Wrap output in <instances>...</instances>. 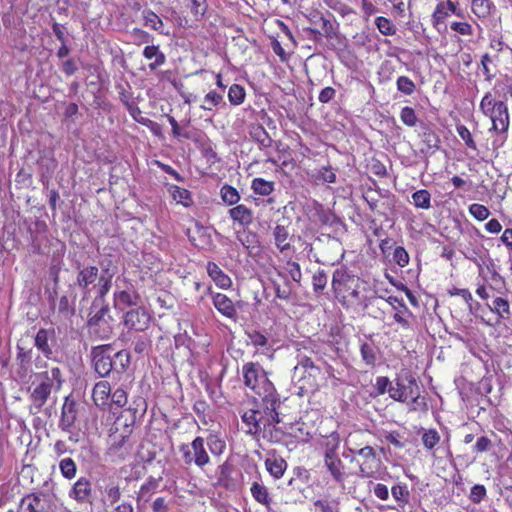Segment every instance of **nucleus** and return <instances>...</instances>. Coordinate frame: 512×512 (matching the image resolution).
<instances>
[{
  "instance_id": "20",
  "label": "nucleus",
  "mask_w": 512,
  "mask_h": 512,
  "mask_svg": "<svg viewBox=\"0 0 512 512\" xmlns=\"http://www.w3.org/2000/svg\"><path fill=\"white\" fill-rule=\"evenodd\" d=\"M272 235L274 243L281 253H284L291 248L289 241L290 233L287 226L280 224L276 225L273 229Z\"/></svg>"
},
{
  "instance_id": "25",
  "label": "nucleus",
  "mask_w": 512,
  "mask_h": 512,
  "mask_svg": "<svg viewBox=\"0 0 512 512\" xmlns=\"http://www.w3.org/2000/svg\"><path fill=\"white\" fill-rule=\"evenodd\" d=\"M324 463L331 476L337 481L340 482L344 479L343 468L344 465L341 459L338 456H325Z\"/></svg>"
},
{
  "instance_id": "57",
  "label": "nucleus",
  "mask_w": 512,
  "mask_h": 512,
  "mask_svg": "<svg viewBox=\"0 0 512 512\" xmlns=\"http://www.w3.org/2000/svg\"><path fill=\"white\" fill-rule=\"evenodd\" d=\"M173 199L176 200L178 203H181L185 206L188 205V201L190 200V193L188 190L175 187L172 192Z\"/></svg>"
},
{
  "instance_id": "48",
  "label": "nucleus",
  "mask_w": 512,
  "mask_h": 512,
  "mask_svg": "<svg viewBox=\"0 0 512 512\" xmlns=\"http://www.w3.org/2000/svg\"><path fill=\"white\" fill-rule=\"evenodd\" d=\"M469 212L471 213V215L474 218H476L479 221H483V220L487 219L488 216L490 215V212L487 207H485L484 205H481V204H477V203L472 204L469 207Z\"/></svg>"
},
{
  "instance_id": "23",
  "label": "nucleus",
  "mask_w": 512,
  "mask_h": 512,
  "mask_svg": "<svg viewBox=\"0 0 512 512\" xmlns=\"http://www.w3.org/2000/svg\"><path fill=\"white\" fill-rule=\"evenodd\" d=\"M207 273L215 282V284L220 288L226 289L231 286V279L220 269L217 264L209 262L207 265Z\"/></svg>"
},
{
  "instance_id": "27",
  "label": "nucleus",
  "mask_w": 512,
  "mask_h": 512,
  "mask_svg": "<svg viewBox=\"0 0 512 512\" xmlns=\"http://www.w3.org/2000/svg\"><path fill=\"white\" fill-rule=\"evenodd\" d=\"M52 389L45 384H39L33 389L31 399L33 406L40 410L50 397Z\"/></svg>"
},
{
  "instance_id": "18",
  "label": "nucleus",
  "mask_w": 512,
  "mask_h": 512,
  "mask_svg": "<svg viewBox=\"0 0 512 512\" xmlns=\"http://www.w3.org/2000/svg\"><path fill=\"white\" fill-rule=\"evenodd\" d=\"M287 462L280 456L271 455L265 460V468L274 479H280L286 469Z\"/></svg>"
},
{
  "instance_id": "34",
  "label": "nucleus",
  "mask_w": 512,
  "mask_h": 512,
  "mask_svg": "<svg viewBox=\"0 0 512 512\" xmlns=\"http://www.w3.org/2000/svg\"><path fill=\"white\" fill-rule=\"evenodd\" d=\"M251 187L256 194H259L262 196H268L274 190V182L267 181L263 178H255L252 181Z\"/></svg>"
},
{
  "instance_id": "30",
  "label": "nucleus",
  "mask_w": 512,
  "mask_h": 512,
  "mask_svg": "<svg viewBox=\"0 0 512 512\" xmlns=\"http://www.w3.org/2000/svg\"><path fill=\"white\" fill-rule=\"evenodd\" d=\"M250 135L259 144L260 147H271L273 140L263 126H253L251 128Z\"/></svg>"
},
{
  "instance_id": "38",
  "label": "nucleus",
  "mask_w": 512,
  "mask_h": 512,
  "mask_svg": "<svg viewBox=\"0 0 512 512\" xmlns=\"http://www.w3.org/2000/svg\"><path fill=\"white\" fill-rule=\"evenodd\" d=\"M340 446V437L337 433L330 434L324 443V457L338 456L337 450Z\"/></svg>"
},
{
  "instance_id": "46",
  "label": "nucleus",
  "mask_w": 512,
  "mask_h": 512,
  "mask_svg": "<svg viewBox=\"0 0 512 512\" xmlns=\"http://www.w3.org/2000/svg\"><path fill=\"white\" fill-rule=\"evenodd\" d=\"M398 91L405 95H411L416 89L415 83L407 76H400L396 81Z\"/></svg>"
},
{
  "instance_id": "60",
  "label": "nucleus",
  "mask_w": 512,
  "mask_h": 512,
  "mask_svg": "<svg viewBox=\"0 0 512 512\" xmlns=\"http://www.w3.org/2000/svg\"><path fill=\"white\" fill-rule=\"evenodd\" d=\"M392 496L397 501L407 502L409 492L406 486L395 485L391 489Z\"/></svg>"
},
{
  "instance_id": "62",
  "label": "nucleus",
  "mask_w": 512,
  "mask_h": 512,
  "mask_svg": "<svg viewBox=\"0 0 512 512\" xmlns=\"http://www.w3.org/2000/svg\"><path fill=\"white\" fill-rule=\"evenodd\" d=\"M179 451L181 452L182 454V458H183V462L186 464V465H192L194 464V455H193V450L191 448V444L188 445V444H181L179 446Z\"/></svg>"
},
{
  "instance_id": "44",
  "label": "nucleus",
  "mask_w": 512,
  "mask_h": 512,
  "mask_svg": "<svg viewBox=\"0 0 512 512\" xmlns=\"http://www.w3.org/2000/svg\"><path fill=\"white\" fill-rule=\"evenodd\" d=\"M440 435L435 429L426 430L422 435V442L426 449L432 450L439 442Z\"/></svg>"
},
{
  "instance_id": "31",
  "label": "nucleus",
  "mask_w": 512,
  "mask_h": 512,
  "mask_svg": "<svg viewBox=\"0 0 512 512\" xmlns=\"http://www.w3.org/2000/svg\"><path fill=\"white\" fill-rule=\"evenodd\" d=\"M38 164L40 167L42 179L44 177L49 178L56 167L55 160L52 157V153L49 151L43 152V155L38 160Z\"/></svg>"
},
{
  "instance_id": "29",
  "label": "nucleus",
  "mask_w": 512,
  "mask_h": 512,
  "mask_svg": "<svg viewBox=\"0 0 512 512\" xmlns=\"http://www.w3.org/2000/svg\"><path fill=\"white\" fill-rule=\"evenodd\" d=\"M50 333L46 329H40L34 339V344L39 351H41L45 357L50 358L52 355V349L49 345Z\"/></svg>"
},
{
  "instance_id": "15",
  "label": "nucleus",
  "mask_w": 512,
  "mask_h": 512,
  "mask_svg": "<svg viewBox=\"0 0 512 512\" xmlns=\"http://www.w3.org/2000/svg\"><path fill=\"white\" fill-rule=\"evenodd\" d=\"M114 307L123 310L127 306H137L141 302L140 295L134 290H119L113 294Z\"/></svg>"
},
{
  "instance_id": "54",
  "label": "nucleus",
  "mask_w": 512,
  "mask_h": 512,
  "mask_svg": "<svg viewBox=\"0 0 512 512\" xmlns=\"http://www.w3.org/2000/svg\"><path fill=\"white\" fill-rule=\"evenodd\" d=\"M472 10L477 16H485L489 13L488 0H472Z\"/></svg>"
},
{
  "instance_id": "45",
  "label": "nucleus",
  "mask_w": 512,
  "mask_h": 512,
  "mask_svg": "<svg viewBox=\"0 0 512 512\" xmlns=\"http://www.w3.org/2000/svg\"><path fill=\"white\" fill-rule=\"evenodd\" d=\"M221 197L222 200L228 205L236 204L240 199L238 191L234 187L229 185H224L221 188Z\"/></svg>"
},
{
  "instance_id": "28",
  "label": "nucleus",
  "mask_w": 512,
  "mask_h": 512,
  "mask_svg": "<svg viewBox=\"0 0 512 512\" xmlns=\"http://www.w3.org/2000/svg\"><path fill=\"white\" fill-rule=\"evenodd\" d=\"M310 478L309 471L304 467H295L293 469V476L289 479L288 485L296 484L298 494H302L304 486L308 483Z\"/></svg>"
},
{
  "instance_id": "37",
  "label": "nucleus",
  "mask_w": 512,
  "mask_h": 512,
  "mask_svg": "<svg viewBox=\"0 0 512 512\" xmlns=\"http://www.w3.org/2000/svg\"><path fill=\"white\" fill-rule=\"evenodd\" d=\"M113 363H115L113 370L118 373L124 372L130 364V353L125 350L116 352L113 357Z\"/></svg>"
},
{
  "instance_id": "64",
  "label": "nucleus",
  "mask_w": 512,
  "mask_h": 512,
  "mask_svg": "<svg viewBox=\"0 0 512 512\" xmlns=\"http://www.w3.org/2000/svg\"><path fill=\"white\" fill-rule=\"evenodd\" d=\"M192 7L191 11L196 16H203L207 10L206 0H191Z\"/></svg>"
},
{
  "instance_id": "59",
  "label": "nucleus",
  "mask_w": 512,
  "mask_h": 512,
  "mask_svg": "<svg viewBox=\"0 0 512 512\" xmlns=\"http://www.w3.org/2000/svg\"><path fill=\"white\" fill-rule=\"evenodd\" d=\"M112 402L118 407H123L127 403V393L124 389L118 388L111 394Z\"/></svg>"
},
{
  "instance_id": "16",
  "label": "nucleus",
  "mask_w": 512,
  "mask_h": 512,
  "mask_svg": "<svg viewBox=\"0 0 512 512\" xmlns=\"http://www.w3.org/2000/svg\"><path fill=\"white\" fill-rule=\"evenodd\" d=\"M310 22L320 26L321 30L312 29L310 28L309 31H311L314 34L323 35L326 38L332 39L336 36V28L331 20L325 18L320 13L312 14L310 17Z\"/></svg>"
},
{
  "instance_id": "53",
  "label": "nucleus",
  "mask_w": 512,
  "mask_h": 512,
  "mask_svg": "<svg viewBox=\"0 0 512 512\" xmlns=\"http://www.w3.org/2000/svg\"><path fill=\"white\" fill-rule=\"evenodd\" d=\"M209 450L212 454L219 455L225 448V443L216 436H209L207 439Z\"/></svg>"
},
{
  "instance_id": "13",
  "label": "nucleus",
  "mask_w": 512,
  "mask_h": 512,
  "mask_svg": "<svg viewBox=\"0 0 512 512\" xmlns=\"http://www.w3.org/2000/svg\"><path fill=\"white\" fill-rule=\"evenodd\" d=\"M92 494V485L88 478L80 477L69 491V497L78 503H85Z\"/></svg>"
},
{
  "instance_id": "7",
  "label": "nucleus",
  "mask_w": 512,
  "mask_h": 512,
  "mask_svg": "<svg viewBox=\"0 0 512 512\" xmlns=\"http://www.w3.org/2000/svg\"><path fill=\"white\" fill-rule=\"evenodd\" d=\"M389 396L399 402H405L413 398V402H418L419 386L416 379L409 373L397 377L395 386H390Z\"/></svg>"
},
{
  "instance_id": "10",
  "label": "nucleus",
  "mask_w": 512,
  "mask_h": 512,
  "mask_svg": "<svg viewBox=\"0 0 512 512\" xmlns=\"http://www.w3.org/2000/svg\"><path fill=\"white\" fill-rule=\"evenodd\" d=\"M151 316L146 308L138 306L128 310L123 316V323L129 330L142 332L148 329Z\"/></svg>"
},
{
  "instance_id": "39",
  "label": "nucleus",
  "mask_w": 512,
  "mask_h": 512,
  "mask_svg": "<svg viewBox=\"0 0 512 512\" xmlns=\"http://www.w3.org/2000/svg\"><path fill=\"white\" fill-rule=\"evenodd\" d=\"M245 90L241 85L233 84L228 91V99L232 105H240L245 99Z\"/></svg>"
},
{
  "instance_id": "61",
  "label": "nucleus",
  "mask_w": 512,
  "mask_h": 512,
  "mask_svg": "<svg viewBox=\"0 0 512 512\" xmlns=\"http://www.w3.org/2000/svg\"><path fill=\"white\" fill-rule=\"evenodd\" d=\"M288 273L292 280L299 283L302 277L300 265L294 261L287 262Z\"/></svg>"
},
{
  "instance_id": "17",
  "label": "nucleus",
  "mask_w": 512,
  "mask_h": 512,
  "mask_svg": "<svg viewBox=\"0 0 512 512\" xmlns=\"http://www.w3.org/2000/svg\"><path fill=\"white\" fill-rule=\"evenodd\" d=\"M214 307L223 316L227 318H234L236 316V309L231 299L222 293H216L212 297Z\"/></svg>"
},
{
  "instance_id": "52",
  "label": "nucleus",
  "mask_w": 512,
  "mask_h": 512,
  "mask_svg": "<svg viewBox=\"0 0 512 512\" xmlns=\"http://www.w3.org/2000/svg\"><path fill=\"white\" fill-rule=\"evenodd\" d=\"M313 289L315 292L322 291L327 284V275L323 270H319L312 278Z\"/></svg>"
},
{
  "instance_id": "24",
  "label": "nucleus",
  "mask_w": 512,
  "mask_h": 512,
  "mask_svg": "<svg viewBox=\"0 0 512 512\" xmlns=\"http://www.w3.org/2000/svg\"><path fill=\"white\" fill-rule=\"evenodd\" d=\"M111 394V387L109 382L100 381L95 384L92 392V397L97 406H104Z\"/></svg>"
},
{
  "instance_id": "50",
  "label": "nucleus",
  "mask_w": 512,
  "mask_h": 512,
  "mask_svg": "<svg viewBox=\"0 0 512 512\" xmlns=\"http://www.w3.org/2000/svg\"><path fill=\"white\" fill-rule=\"evenodd\" d=\"M154 489L155 484L153 482L143 484L138 492L137 502H148L151 498V495L153 494Z\"/></svg>"
},
{
  "instance_id": "11",
  "label": "nucleus",
  "mask_w": 512,
  "mask_h": 512,
  "mask_svg": "<svg viewBox=\"0 0 512 512\" xmlns=\"http://www.w3.org/2000/svg\"><path fill=\"white\" fill-rule=\"evenodd\" d=\"M49 502L48 494L31 493L21 499L18 512H47Z\"/></svg>"
},
{
  "instance_id": "2",
  "label": "nucleus",
  "mask_w": 512,
  "mask_h": 512,
  "mask_svg": "<svg viewBox=\"0 0 512 512\" xmlns=\"http://www.w3.org/2000/svg\"><path fill=\"white\" fill-rule=\"evenodd\" d=\"M101 273L97 266H86L79 269L76 277V284L82 290L85 296L89 295L94 289L97 291L96 303L101 302L110 291L112 279L116 273V268L112 267L111 261L100 263Z\"/></svg>"
},
{
  "instance_id": "19",
  "label": "nucleus",
  "mask_w": 512,
  "mask_h": 512,
  "mask_svg": "<svg viewBox=\"0 0 512 512\" xmlns=\"http://www.w3.org/2000/svg\"><path fill=\"white\" fill-rule=\"evenodd\" d=\"M191 448L194 455V464L197 467L203 468L210 462V457L204 447V439L202 437H196L191 443Z\"/></svg>"
},
{
  "instance_id": "58",
  "label": "nucleus",
  "mask_w": 512,
  "mask_h": 512,
  "mask_svg": "<svg viewBox=\"0 0 512 512\" xmlns=\"http://www.w3.org/2000/svg\"><path fill=\"white\" fill-rule=\"evenodd\" d=\"M131 36L136 44H144L151 41V35L139 28H134L131 32Z\"/></svg>"
},
{
  "instance_id": "56",
  "label": "nucleus",
  "mask_w": 512,
  "mask_h": 512,
  "mask_svg": "<svg viewBox=\"0 0 512 512\" xmlns=\"http://www.w3.org/2000/svg\"><path fill=\"white\" fill-rule=\"evenodd\" d=\"M248 338L252 345L256 347H266L268 345V339L259 331H252L248 333Z\"/></svg>"
},
{
  "instance_id": "3",
  "label": "nucleus",
  "mask_w": 512,
  "mask_h": 512,
  "mask_svg": "<svg viewBox=\"0 0 512 512\" xmlns=\"http://www.w3.org/2000/svg\"><path fill=\"white\" fill-rule=\"evenodd\" d=\"M134 422L135 412L132 413L130 418L120 415L112 425L108 436L107 454L114 461L125 460L131 453L133 447L131 435Z\"/></svg>"
},
{
  "instance_id": "32",
  "label": "nucleus",
  "mask_w": 512,
  "mask_h": 512,
  "mask_svg": "<svg viewBox=\"0 0 512 512\" xmlns=\"http://www.w3.org/2000/svg\"><path fill=\"white\" fill-rule=\"evenodd\" d=\"M490 310L498 315L500 319H508L511 316L510 304L507 299L497 297L493 301V306Z\"/></svg>"
},
{
  "instance_id": "8",
  "label": "nucleus",
  "mask_w": 512,
  "mask_h": 512,
  "mask_svg": "<svg viewBox=\"0 0 512 512\" xmlns=\"http://www.w3.org/2000/svg\"><path fill=\"white\" fill-rule=\"evenodd\" d=\"M351 443L352 438L350 436L346 441L348 451L351 453H357L360 457L363 458V461L359 463L358 476L361 478H374L380 463V460L377 458L375 449L368 445L360 449H356L349 446Z\"/></svg>"
},
{
  "instance_id": "36",
  "label": "nucleus",
  "mask_w": 512,
  "mask_h": 512,
  "mask_svg": "<svg viewBox=\"0 0 512 512\" xmlns=\"http://www.w3.org/2000/svg\"><path fill=\"white\" fill-rule=\"evenodd\" d=\"M413 204L417 208L429 209L431 207V194L425 190H418L412 194Z\"/></svg>"
},
{
  "instance_id": "43",
  "label": "nucleus",
  "mask_w": 512,
  "mask_h": 512,
  "mask_svg": "<svg viewBox=\"0 0 512 512\" xmlns=\"http://www.w3.org/2000/svg\"><path fill=\"white\" fill-rule=\"evenodd\" d=\"M363 361L369 365L374 366L377 361L375 348L369 343H363L360 348Z\"/></svg>"
},
{
  "instance_id": "9",
  "label": "nucleus",
  "mask_w": 512,
  "mask_h": 512,
  "mask_svg": "<svg viewBox=\"0 0 512 512\" xmlns=\"http://www.w3.org/2000/svg\"><path fill=\"white\" fill-rule=\"evenodd\" d=\"M91 356L95 372L100 377L108 376L115 366V363H113L111 345H100L93 347Z\"/></svg>"
},
{
  "instance_id": "40",
  "label": "nucleus",
  "mask_w": 512,
  "mask_h": 512,
  "mask_svg": "<svg viewBox=\"0 0 512 512\" xmlns=\"http://www.w3.org/2000/svg\"><path fill=\"white\" fill-rule=\"evenodd\" d=\"M142 14H143L144 23L146 26L150 27L151 29H153L155 31L161 30V28L163 26V22L156 13H154L150 9H146L143 11Z\"/></svg>"
},
{
  "instance_id": "42",
  "label": "nucleus",
  "mask_w": 512,
  "mask_h": 512,
  "mask_svg": "<svg viewBox=\"0 0 512 512\" xmlns=\"http://www.w3.org/2000/svg\"><path fill=\"white\" fill-rule=\"evenodd\" d=\"M104 493L106 494L107 499L111 504L116 503L121 497L120 487L113 480H110L106 483L104 486Z\"/></svg>"
},
{
  "instance_id": "14",
  "label": "nucleus",
  "mask_w": 512,
  "mask_h": 512,
  "mask_svg": "<svg viewBox=\"0 0 512 512\" xmlns=\"http://www.w3.org/2000/svg\"><path fill=\"white\" fill-rule=\"evenodd\" d=\"M36 379L39 384H45L48 388L55 391L60 390L63 383L62 372L58 367H52L36 374Z\"/></svg>"
},
{
  "instance_id": "4",
  "label": "nucleus",
  "mask_w": 512,
  "mask_h": 512,
  "mask_svg": "<svg viewBox=\"0 0 512 512\" xmlns=\"http://www.w3.org/2000/svg\"><path fill=\"white\" fill-rule=\"evenodd\" d=\"M243 381L246 387L261 397L263 403L270 406L280 405V398L266 372L259 363L248 362L242 367Z\"/></svg>"
},
{
  "instance_id": "51",
  "label": "nucleus",
  "mask_w": 512,
  "mask_h": 512,
  "mask_svg": "<svg viewBox=\"0 0 512 512\" xmlns=\"http://www.w3.org/2000/svg\"><path fill=\"white\" fill-rule=\"evenodd\" d=\"M486 488L483 485L476 484L471 488L469 499L471 502L478 504L486 497Z\"/></svg>"
},
{
  "instance_id": "26",
  "label": "nucleus",
  "mask_w": 512,
  "mask_h": 512,
  "mask_svg": "<svg viewBox=\"0 0 512 512\" xmlns=\"http://www.w3.org/2000/svg\"><path fill=\"white\" fill-rule=\"evenodd\" d=\"M143 56L146 59H154V61L149 64V69L152 71L162 66L166 61L164 53L160 51L159 46L155 45L146 46L143 50Z\"/></svg>"
},
{
  "instance_id": "49",
  "label": "nucleus",
  "mask_w": 512,
  "mask_h": 512,
  "mask_svg": "<svg viewBox=\"0 0 512 512\" xmlns=\"http://www.w3.org/2000/svg\"><path fill=\"white\" fill-rule=\"evenodd\" d=\"M400 118H401L402 122L404 124H406L407 126L413 127L416 125L417 117H416L414 109L411 107L406 106V107L402 108L401 113H400Z\"/></svg>"
},
{
  "instance_id": "47",
  "label": "nucleus",
  "mask_w": 512,
  "mask_h": 512,
  "mask_svg": "<svg viewBox=\"0 0 512 512\" xmlns=\"http://www.w3.org/2000/svg\"><path fill=\"white\" fill-rule=\"evenodd\" d=\"M456 130H457L458 135L465 142V144L468 148L473 149V150L477 149L476 143L473 140L471 132L469 131V129L466 126L458 125Z\"/></svg>"
},
{
  "instance_id": "12",
  "label": "nucleus",
  "mask_w": 512,
  "mask_h": 512,
  "mask_svg": "<svg viewBox=\"0 0 512 512\" xmlns=\"http://www.w3.org/2000/svg\"><path fill=\"white\" fill-rule=\"evenodd\" d=\"M77 403L70 396H67L64 400L61 417L59 421V428L64 432H70L71 428L75 424L78 416Z\"/></svg>"
},
{
  "instance_id": "5",
  "label": "nucleus",
  "mask_w": 512,
  "mask_h": 512,
  "mask_svg": "<svg viewBox=\"0 0 512 512\" xmlns=\"http://www.w3.org/2000/svg\"><path fill=\"white\" fill-rule=\"evenodd\" d=\"M91 309L92 312L87 322L90 333L101 340L110 338L113 332L114 319L110 315V308L105 298L98 303L94 299Z\"/></svg>"
},
{
  "instance_id": "35",
  "label": "nucleus",
  "mask_w": 512,
  "mask_h": 512,
  "mask_svg": "<svg viewBox=\"0 0 512 512\" xmlns=\"http://www.w3.org/2000/svg\"><path fill=\"white\" fill-rule=\"evenodd\" d=\"M221 103H223V95L216 91H210L205 95L200 108L205 111H212L214 107L219 106Z\"/></svg>"
},
{
  "instance_id": "33",
  "label": "nucleus",
  "mask_w": 512,
  "mask_h": 512,
  "mask_svg": "<svg viewBox=\"0 0 512 512\" xmlns=\"http://www.w3.org/2000/svg\"><path fill=\"white\" fill-rule=\"evenodd\" d=\"M59 469L61 475L67 480L74 479L77 473V465L75 461L70 457L60 460Z\"/></svg>"
},
{
  "instance_id": "63",
  "label": "nucleus",
  "mask_w": 512,
  "mask_h": 512,
  "mask_svg": "<svg viewBox=\"0 0 512 512\" xmlns=\"http://www.w3.org/2000/svg\"><path fill=\"white\" fill-rule=\"evenodd\" d=\"M491 446V440L486 436H481L477 439L473 451L476 453H482L488 451Z\"/></svg>"
},
{
  "instance_id": "41",
  "label": "nucleus",
  "mask_w": 512,
  "mask_h": 512,
  "mask_svg": "<svg viewBox=\"0 0 512 512\" xmlns=\"http://www.w3.org/2000/svg\"><path fill=\"white\" fill-rule=\"evenodd\" d=\"M379 32L385 36H392L396 33L395 25L386 17L380 16L375 20Z\"/></svg>"
},
{
  "instance_id": "22",
  "label": "nucleus",
  "mask_w": 512,
  "mask_h": 512,
  "mask_svg": "<svg viewBox=\"0 0 512 512\" xmlns=\"http://www.w3.org/2000/svg\"><path fill=\"white\" fill-rule=\"evenodd\" d=\"M250 492L254 500L264 505L268 511H270V505L272 504V497L268 491V488L259 482H253L250 488Z\"/></svg>"
},
{
  "instance_id": "1",
  "label": "nucleus",
  "mask_w": 512,
  "mask_h": 512,
  "mask_svg": "<svg viewBox=\"0 0 512 512\" xmlns=\"http://www.w3.org/2000/svg\"><path fill=\"white\" fill-rule=\"evenodd\" d=\"M280 405L270 406L267 403H261V408L250 409L241 415L242 422L247 426L246 433L250 435H262L264 439L271 442H277L281 438L282 432L276 427L280 423L277 409Z\"/></svg>"
},
{
  "instance_id": "6",
  "label": "nucleus",
  "mask_w": 512,
  "mask_h": 512,
  "mask_svg": "<svg viewBox=\"0 0 512 512\" xmlns=\"http://www.w3.org/2000/svg\"><path fill=\"white\" fill-rule=\"evenodd\" d=\"M482 113L489 117L492 122L491 130L504 133L510 125L509 111L504 101H495L491 92H487L479 105Z\"/></svg>"
},
{
  "instance_id": "55",
  "label": "nucleus",
  "mask_w": 512,
  "mask_h": 512,
  "mask_svg": "<svg viewBox=\"0 0 512 512\" xmlns=\"http://www.w3.org/2000/svg\"><path fill=\"white\" fill-rule=\"evenodd\" d=\"M393 260L400 267H405L409 263V255L403 247H397L393 253Z\"/></svg>"
},
{
  "instance_id": "21",
  "label": "nucleus",
  "mask_w": 512,
  "mask_h": 512,
  "mask_svg": "<svg viewBox=\"0 0 512 512\" xmlns=\"http://www.w3.org/2000/svg\"><path fill=\"white\" fill-rule=\"evenodd\" d=\"M229 215L234 222L242 226H249L253 222V211L243 204L229 210Z\"/></svg>"
}]
</instances>
